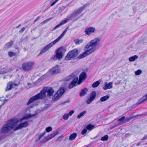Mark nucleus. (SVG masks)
<instances>
[{"label":"nucleus","mask_w":147,"mask_h":147,"mask_svg":"<svg viewBox=\"0 0 147 147\" xmlns=\"http://www.w3.org/2000/svg\"><path fill=\"white\" fill-rule=\"evenodd\" d=\"M61 69L59 67L58 65H56L54 67L50 70L49 74L51 75H54L60 73Z\"/></svg>","instance_id":"obj_11"},{"label":"nucleus","mask_w":147,"mask_h":147,"mask_svg":"<svg viewBox=\"0 0 147 147\" xmlns=\"http://www.w3.org/2000/svg\"><path fill=\"white\" fill-rule=\"evenodd\" d=\"M40 17H37L36 19L34 20V22H36L38 21L40 18Z\"/></svg>","instance_id":"obj_50"},{"label":"nucleus","mask_w":147,"mask_h":147,"mask_svg":"<svg viewBox=\"0 0 147 147\" xmlns=\"http://www.w3.org/2000/svg\"><path fill=\"white\" fill-rule=\"evenodd\" d=\"M125 119V116H124L122 117L121 118H119L117 120L118 121H122Z\"/></svg>","instance_id":"obj_41"},{"label":"nucleus","mask_w":147,"mask_h":147,"mask_svg":"<svg viewBox=\"0 0 147 147\" xmlns=\"http://www.w3.org/2000/svg\"><path fill=\"white\" fill-rule=\"evenodd\" d=\"M66 51V49L63 47L59 48L56 51V55L52 56L51 59L55 60L57 59H61L62 58Z\"/></svg>","instance_id":"obj_7"},{"label":"nucleus","mask_w":147,"mask_h":147,"mask_svg":"<svg viewBox=\"0 0 147 147\" xmlns=\"http://www.w3.org/2000/svg\"><path fill=\"white\" fill-rule=\"evenodd\" d=\"M100 83L99 81H97L93 83L92 84V87L94 88H96L99 86Z\"/></svg>","instance_id":"obj_30"},{"label":"nucleus","mask_w":147,"mask_h":147,"mask_svg":"<svg viewBox=\"0 0 147 147\" xmlns=\"http://www.w3.org/2000/svg\"><path fill=\"white\" fill-rule=\"evenodd\" d=\"M65 91L64 88L61 87L53 96L52 100L54 101L57 100L63 95Z\"/></svg>","instance_id":"obj_10"},{"label":"nucleus","mask_w":147,"mask_h":147,"mask_svg":"<svg viewBox=\"0 0 147 147\" xmlns=\"http://www.w3.org/2000/svg\"><path fill=\"white\" fill-rule=\"evenodd\" d=\"M100 39L99 38H95L88 43L85 46L84 49H88L90 47L91 48L89 50L92 53L96 50L95 47L98 45L100 42Z\"/></svg>","instance_id":"obj_5"},{"label":"nucleus","mask_w":147,"mask_h":147,"mask_svg":"<svg viewBox=\"0 0 147 147\" xmlns=\"http://www.w3.org/2000/svg\"><path fill=\"white\" fill-rule=\"evenodd\" d=\"M13 42L11 41L10 42H9L8 43H7L5 45V47L7 49H9L13 45Z\"/></svg>","instance_id":"obj_31"},{"label":"nucleus","mask_w":147,"mask_h":147,"mask_svg":"<svg viewBox=\"0 0 147 147\" xmlns=\"http://www.w3.org/2000/svg\"><path fill=\"white\" fill-rule=\"evenodd\" d=\"M74 42L76 45H79L80 43L83 42V39L80 40L76 39L74 40Z\"/></svg>","instance_id":"obj_33"},{"label":"nucleus","mask_w":147,"mask_h":147,"mask_svg":"<svg viewBox=\"0 0 147 147\" xmlns=\"http://www.w3.org/2000/svg\"><path fill=\"white\" fill-rule=\"evenodd\" d=\"M6 72H2L1 73V74H4Z\"/></svg>","instance_id":"obj_56"},{"label":"nucleus","mask_w":147,"mask_h":147,"mask_svg":"<svg viewBox=\"0 0 147 147\" xmlns=\"http://www.w3.org/2000/svg\"><path fill=\"white\" fill-rule=\"evenodd\" d=\"M36 114H29L26 116H24L22 119H27L28 118H30L31 117L35 116L37 114V113H36V112L35 111Z\"/></svg>","instance_id":"obj_28"},{"label":"nucleus","mask_w":147,"mask_h":147,"mask_svg":"<svg viewBox=\"0 0 147 147\" xmlns=\"http://www.w3.org/2000/svg\"><path fill=\"white\" fill-rule=\"evenodd\" d=\"M138 58V56L136 55H134L133 56H132L130 57L129 58V61H134L136 59H137Z\"/></svg>","instance_id":"obj_26"},{"label":"nucleus","mask_w":147,"mask_h":147,"mask_svg":"<svg viewBox=\"0 0 147 147\" xmlns=\"http://www.w3.org/2000/svg\"><path fill=\"white\" fill-rule=\"evenodd\" d=\"M8 55L10 57H13L14 56H17V53H16L10 51L9 52Z\"/></svg>","instance_id":"obj_32"},{"label":"nucleus","mask_w":147,"mask_h":147,"mask_svg":"<svg viewBox=\"0 0 147 147\" xmlns=\"http://www.w3.org/2000/svg\"><path fill=\"white\" fill-rule=\"evenodd\" d=\"M45 23H43V22L41 23L40 24H41V25H42V24H45Z\"/></svg>","instance_id":"obj_54"},{"label":"nucleus","mask_w":147,"mask_h":147,"mask_svg":"<svg viewBox=\"0 0 147 147\" xmlns=\"http://www.w3.org/2000/svg\"><path fill=\"white\" fill-rule=\"evenodd\" d=\"M63 118L64 119H67L69 118V115L68 114H65L63 115Z\"/></svg>","instance_id":"obj_38"},{"label":"nucleus","mask_w":147,"mask_h":147,"mask_svg":"<svg viewBox=\"0 0 147 147\" xmlns=\"http://www.w3.org/2000/svg\"><path fill=\"white\" fill-rule=\"evenodd\" d=\"M88 91V89L86 88H84L82 89L80 93V95L81 96H85L86 94Z\"/></svg>","instance_id":"obj_22"},{"label":"nucleus","mask_w":147,"mask_h":147,"mask_svg":"<svg viewBox=\"0 0 147 147\" xmlns=\"http://www.w3.org/2000/svg\"><path fill=\"white\" fill-rule=\"evenodd\" d=\"M46 134V132L45 131L39 137L38 140H40L43 136Z\"/></svg>","instance_id":"obj_42"},{"label":"nucleus","mask_w":147,"mask_h":147,"mask_svg":"<svg viewBox=\"0 0 147 147\" xmlns=\"http://www.w3.org/2000/svg\"><path fill=\"white\" fill-rule=\"evenodd\" d=\"M96 30L95 28L90 27L86 28L84 32L86 35H90L92 33H94Z\"/></svg>","instance_id":"obj_14"},{"label":"nucleus","mask_w":147,"mask_h":147,"mask_svg":"<svg viewBox=\"0 0 147 147\" xmlns=\"http://www.w3.org/2000/svg\"><path fill=\"white\" fill-rule=\"evenodd\" d=\"M13 83L12 82H9L7 84L6 87L7 88L5 90V91H7L11 90L13 86Z\"/></svg>","instance_id":"obj_23"},{"label":"nucleus","mask_w":147,"mask_h":147,"mask_svg":"<svg viewBox=\"0 0 147 147\" xmlns=\"http://www.w3.org/2000/svg\"><path fill=\"white\" fill-rule=\"evenodd\" d=\"M109 98V95H106L102 97L100 100V101L101 102H103L107 100Z\"/></svg>","instance_id":"obj_25"},{"label":"nucleus","mask_w":147,"mask_h":147,"mask_svg":"<svg viewBox=\"0 0 147 147\" xmlns=\"http://www.w3.org/2000/svg\"><path fill=\"white\" fill-rule=\"evenodd\" d=\"M27 84H28V85H30L31 84V83H29H29H27Z\"/></svg>","instance_id":"obj_57"},{"label":"nucleus","mask_w":147,"mask_h":147,"mask_svg":"<svg viewBox=\"0 0 147 147\" xmlns=\"http://www.w3.org/2000/svg\"><path fill=\"white\" fill-rule=\"evenodd\" d=\"M80 18V16L78 17L77 18H76V20H78V19H79V18Z\"/></svg>","instance_id":"obj_55"},{"label":"nucleus","mask_w":147,"mask_h":147,"mask_svg":"<svg viewBox=\"0 0 147 147\" xmlns=\"http://www.w3.org/2000/svg\"><path fill=\"white\" fill-rule=\"evenodd\" d=\"M85 7V6L84 5L75 10L66 18L65 20L67 22L71 20L73 18L76 17L81 13L84 9Z\"/></svg>","instance_id":"obj_6"},{"label":"nucleus","mask_w":147,"mask_h":147,"mask_svg":"<svg viewBox=\"0 0 147 147\" xmlns=\"http://www.w3.org/2000/svg\"><path fill=\"white\" fill-rule=\"evenodd\" d=\"M67 22V21L65 20V19L63 20L59 24L57 25L52 30H56L57 28L59 27L60 26H61V25L64 24L66 23Z\"/></svg>","instance_id":"obj_21"},{"label":"nucleus","mask_w":147,"mask_h":147,"mask_svg":"<svg viewBox=\"0 0 147 147\" xmlns=\"http://www.w3.org/2000/svg\"><path fill=\"white\" fill-rule=\"evenodd\" d=\"M136 116H133V117H131L129 118H126L125 119V122H129V121L131 120L132 119L136 117Z\"/></svg>","instance_id":"obj_35"},{"label":"nucleus","mask_w":147,"mask_h":147,"mask_svg":"<svg viewBox=\"0 0 147 147\" xmlns=\"http://www.w3.org/2000/svg\"><path fill=\"white\" fill-rule=\"evenodd\" d=\"M78 55V50L76 49H74L69 51L65 57V59L68 61L73 59L76 57Z\"/></svg>","instance_id":"obj_8"},{"label":"nucleus","mask_w":147,"mask_h":147,"mask_svg":"<svg viewBox=\"0 0 147 147\" xmlns=\"http://www.w3.org/2000/svg\"><path fill=\"white\" fill-rule=\"evenodd\" d=\"M90 51H90L89 49L88 50L83 53L78 55V58L79 59H81L89 55H90L92 53Z\"/></svg>","instance_id":"obj_16"},{"label":"nucleus","mask_w":147,"mask_h":147,"mask_svg":"<svg viewBox=\"0 0 147 147\" xmlns=\"http://www.w3.org/2000/svg\"><path fill=\"white\" fill-rule=\"evenodd\" d=\"M70 100H66L64 102H63L61 103V104L64 105H65L66 103H69L70 102Z\"/></svg>","instance_id":"obj_45"},{"label":"nucleus","mask_w":147,"mask_h":147,"mask_svg":"<svg viewBox=\"0 0 147 147\" xmlns=\"http://www.w3.org/2000/svg\"><path fill=\"white\" fill-rule=\"evenodd\" d=\"M52 18H48L46 20H45V21H44L43 22V23H45V24L49 22V21H50L51 19H52Z\"/></svg>","instance_id":"obj_43"},{"label":"nucleus","mask_w":147,"mask_h":147,"mask_svg":"<svg viewBox=\"0 0 147 147\" xmlns=\"http://www.w3.org/2000/svg\"><path fill=\"white\" fill-rule=\"evenodd\" d=\"M25 28H24V27L23 28H22L21 29V30H20L19 31V32L20 33L23 32H24V31L25 30Z\"/></svg>","instance_id":"obj_46"},{"label":"nucleus","mask_w":147,"mask_h":147,"mask_svg":"<svg viewBox=\"0 0 147 147\" xmlns=\"http://www.w3.org/2000/svg\"><path fill=\"white\" fill-rule=\"evenodd\" d=\"M147 139V134L144 136V137L142 139V140H145Z\"/></svg>","instance_id":"obj_49"},{"label":"nucleus","mask_w":147,"mask_h":147,"mask_svg":"<svg viewBox=\"0 0 147 147\" xmlns=\"http://www.w3.org/2000/svg\"><path fill=\"white\" fill-rule=\"evenodd\" d=\"M87 129H86V128L83 129V130H82V131L81 132V134L82 135H84L87 132Z\"/></svg>","instance_id":"obj_40"},{"label":"nucleus","mask_w":147,"mask_h":147,"mask_svg":"<svg viewBox=\"0 0 147 147\" xmlns=\"http://www.w3.org/2000/svg\"><path fill=\"white\" fill-rule=\"evenodd\" d=\"M147 100V93L145 96H143L141 99L139 100L137 102V104L139 105L145 101Z\"/></svg>","instance_id":"obj_19"},{"label":"nucleus","mask_w":147,"mask_h":147,"mask_svg":"<svg viewBox=\"0 0 147 147\" xmlns=\"http://www.w3.org/2000/svg\"><path fill=\"white\" fill-rule=\"evenodd\" d=\"M52 130V128L51 127H49L46 128L45 131L47 132H49Z\"/></svg>","instance_id":"obj_39"},{"label":"nucleus","mask_w":147,"mask_h":147,"mask_svg":"<svg viewBox=\"0 0 147 147\" xmlns=\"http://www.w3.org/2000/svg\"><path fill=\"white\" fill-rule=\"evenodd\" d=\"M59 1V0H55V1H54V2L56 3V2H57L58 1Z\"/></svg>","instance_id":"obj_58"},{"label":"nucleus","mask_w":147,"mask_h":147,"mask_svg":"<svg viewBox=\"0 0 147 147\" xmlns=\"http://www.w3.org/2000/svg\"><path fill=\"white\" fill-rule=\"evenodd\" d=\"M13 86H17L18 85V84H15V83H14V84H13Z\"/></svg>","instance_id":"obj_52"},{"label":"nucleus","mask_w":147,"mask_h":147,"mask_svg":"<svg viewBox=\"0 0 147 147\" xmlns=\"http://www.w3.org/2000/svg\"><path fill=\"white\" fill-rule=\"evenodd\" d=\"M18 121L16 119H13L9 120L7 123L5 124L1 129V132L5 133L10 131L17 125Z\"/></svg>","instance_id":"obj_2"},{"label":"nucleus","mask_w":147,"mask_h":147,"mask_svg":"<svg viewBox=\"0 0 147 147\" xmlns=\"http://www.w3.org/2000/svg\"><path fill=\"white\" fill-rule=\"evenodd\" d=\"M2 140V138L1 136L0 135V141H1V140Z\"/></svg>","instance_id":"obj_60"},{"label":"nucleus","mask_w":147,"mask_h":147,"mask_svg":"<svg viewBox=\"0 0 147 147\" xmlns=\"http://www.w3.org/2000/svg\"><path fill=\"white\" fill-rule=\"evenodd\" d=\"M86 111H84L82 112H81L77 116V118L80 119L81 117H82L84 115L86 114Z\"/></svg>","instance_id":"obj_34"},{"label":"nucleus","mask_w":147,"mask_h":147,"mask_svg":"<svg viewBox=\"0 0 147 147\" xmlns=\"http://www.w3.org/2000/svg\"><path fill=\"white\" fill-rule=\"evenodd\" d=\"M96 96V92L95 91L92 92L90 94V97L86 100V103L89 104L95 99Z\"/></svg>","instance_id":"obj_13"},{"label":"nucleus","mask_w":147,"mask_h":147,"mask_svg":"<svg viewBox=\"0 0 147 147\" xmlns=\"http://www.w3.org/2000/svg\"><path fill=\"white\" fill-rule=\"evenodd\" d=\"M1 101V100L0 99V101Z\"/></svg>","instance_id":"obj_64"},{"label":"nucleus","mask_w":147,"mask_h":147,"mask_svg":"<svg viewBox=\"0 0 147 147\" xmlns=\"http://www.w3.org/2000/svg\"><path fill=\"white\" fill-rule=\"evenodd\" d=\"M75 76V75L74 74L72 73L70 75L68 76L65 78V80L66 81H70L71 80L74 78Z\"/></svg>","instance_id":"obj_24"},{"label":"nucleus","mask_w":147,"mask_h":147,"mask_svg":"<svg viewBox=\"0 0 147 147\" xmlns=\"http://www.w3.org/2000/svg\"><path fill=\"white\" fill-rule=\"evenodd\" d=\"M120 125H121V123H119V124H117L115 125L112 126L111 127V129L113 128H115V127H116V126H118Z\"/></svg>","instance_id":"obj_48"},{"label":"nucleus","mask_w":147,"mask_h":147,"mask_svg":"<svg viewBox=\"0 0 147 147\" xmlns=\"http://www.w3.org/2000/svg\"><path fill=\"white\" fill-rule=\"evenodd\" d=\"M78 77H76L74 78L70 83L68 87L69 88L71 89L74 86H75L76 84L78 81Z\"/></svg>","instance_id":"obj_17"},{"label":"nucleus","mask_w":147,"mask_h":147,"mask_svg":"<svg viewBox=\"0 0 147 147\" xmlns=\"http://www.w3.org/2000/svg\"><path fill=\"white\" fill-rule=\"evenodd\" d=\"M80 83H79V82H78V84H80Z\"/></svg>","instance_id":"obj_61"},{"label":"nucleus","mask_w":147,"mask_h":147,"mask_svg":"<svg viewBox=\"0 0 147 147\" xmlns=\"http://www.w3.org/2000/svg\"><path fill=\"white\" fill-rule=\"evenodd\" d=\"M34 64V63L33 62L28 61L24 62L22 65L23 70L25 71L31 70Z\"/></svg>","instance_id":"obj_9"},{"label":"nucleus","mask_w":147,"mask_h":147,"mask_svg":"<svg viewBox=\"0 0 147 147\" xmlns=\"http://www.w3.org/2000/svg\"><path fill=\"white\" fill-rule=\"evenodd\" d=\"M7 78L6 77V76H4V77H3V78L4 79H5V78Z\"/></svg>","instance_id":"obj_59"},{"label":"nucleus","mask_w":147,"mask_h":147,"mask_svg":"<svg viewBox=\"0 0 147 147\" xmlns=\"http://www.w3.org/2000/svg\"><path fill=\"white\" fill-rule=\"evenodd\" d=\"M113 83L112 82H109L108 83L106 82L105 84V86L103 87V89L104 90L111 88L113 87Z\"/></svg>","instance_id":"obj_18"},{"label":"nucleus","mask_w":147,"mask_h":147,"mask_svg":"<svg viewBox=\"0 0 147 147\" xmlns=\"http://www.w3.org/2000/svg\"><path fill=\"white\" fill-rule=\"evenodd\" d=\"M74 111L71 110L69 112V113L68 114L69 115L71 116L74 113Z\"/></svg>","instance_id":"obj_44"},{"label":"nucleus","mask_w":147,"mask_h":147,"mask_svg":"<svg viewBox=\"0 0 147 147\" xmlns=\"http://www.w3.org/2000/svg\"><path fill=\"white\" fill-rule=\"evenodd\" d=\"M142 116V115L140 114V115H136L135 116H137L136 117H137L138 116Z\"/></svg>","instance_id":"obj_53"},{"label":"nucleus","mask_w":147,"mask_h":147,"mask_svg":"<svg viewBox=\"0 0 147 147\" xmlns=\"http://www.w3.org/2000/svg\"><path fill=\"white\" fill-rule=\"evenodd\" d=\"M100 39L99 38H95L88 43L85 46L84 49H88L90 47L91 48L89 50L92 53L96 50L95 47L98 45L100 42Z\"/></svg>","instance_id":"obj_4"},{"label":"nucleus","mask_w":147,"mask_h":147,"mask_svg":"<svg viewBox=\"0 0 147 147\" xmlns=\"http://www.w3.org/2000/svg\"><path fill=\"white\" fill-rule=\"evenodd\" d=\"M61 138V137H59V138H58V140L60 138Z\"/></svg>","instance_id":"obj_63"},{"label":"nucleus","mask_w":147,"mask_h":147,"mask_svg":"<svg viewBox=\"0 0 147 147\" xmlns=\"http://www.w3.org/2000/svg\"><path fill=\"white\" fill-rule=\"evenodd\" d=\"M77 134L75 133H74L71 134L69 136V139L70 140H72L76 138L77 136Z\"/></svg>","instance_id":"obj_27"},{"label":"nucleus","mask_w":147,"mask_h":147,"mask_svg":"<svg viewBox=\"0 0 147 147\" xmlns=\"http://www.w3.org/2000/svg\"><path fill=\"white\" fill-rule=\"evenodd\" d=\"M59 131L58 130H56L53 133L49 135V136L45 138L42 140H41L40 142L41 143H44L45 142H47L49 140L54 138L56 135L59 134Z\"/></svg>","instance_id":"obj_12"},{"label":"nucleus","mask_w":147,"mask_h":147,"mask_svg":"<svg viewBox=\"0 0 147 147\" xmlns=\"http://www.w3.org/2000/svg\"><path fill=\"white\" fill-rule=\"evenodd\" d=\"M94 128V126L91 124H88L86 127V128L88 130L91 131Z\"/></svg>","instance_id":"obj_29"},{"label":"nucleus","mask_w":147,"mask_h":147,"mask_svg":"<svg viewBox=\"0 0 147 147\" xmlns=\"http://www.w3.org/2000/svg\"><path fill=\"white\" fill-rule=\"evenodd\" d=\"M108 138V135H105L103 137L101 138V140L102 141H107Z\"/></svg>","instance_id":"obj_36"},{"label":"nucleus","mask_w":147,"mask_h":147,"mask_svg":"<svg viewBox=\"0 0 147 147\" xmlns=\"http://www.w3.org/2000/svg\"><path fill=\"white\" fill-rule=\"evenodd\" d=\"M136 75H138L141 74L142 73V71L140 69H138L135 72Z\"/></svg>","instance_id":"obj_37"},{"label":"nucleus","mask_w":147,"mask_h":147,"mask_svg":"<svg viewBox=\"0 0 147 147\" xmlns=\"http://www.w3.org/2000/svg\"><path fill=\"white\" fill-rule=\"evenodd\" d=\"M69 30L68 27H67L64 31L62 34L56 39L53 42L50 43L47 45L45 46L44 48L41 51L40 53L38 55V56L42 54L45 53L46 51L49 49L56 42H58L60 39H61L65 35L68 30Z\"/></svg>","instance_id":"obj_3"},{"label":"nucleus","mask_w":147,"mask_h":147,"mask_svg":"<svg viewBox=\"0 0 147 147\" xmlns=\"http://www.w3.org/2000/svg\"><path fill=\"white\" fill-rule=\"evenodd\" d=\"M28 125V124L27 122L22 123L18 125L14 129V131H16L18 129L26 127Z\"/></svg>","instance_id":"obj_15"},{"label":"nucleus","mask_w":147,"mask_h":147,"mask_svg":"<svg viewBox=\"0 0 147 147\" xmlns=\"http://www.w3.org/2000/svg\"><path fill=\"white\" fill-rule=\"evenodd\" d=\"M7 101V100L5 99L4 100V102L1 104L0 105V107H1L2 105H3Z\"/></svg>","instance_id":"obj_47"},{"label":"nucleus","mask_w":147,"mask_h":147,"mask_svg":"<svg viewBox=\"0 0 147 147\" xmlns=\"http://www.w3.org/2000/svg\"><path fill=\"white\" fill-rule=\"evenodd\" d=\"M54 92V90L52 88L45 87L40 93L31 98L27 104L29 105L36 100L42 99L46 97V93L47 92V95L49 96H52Z\"/></svg>","instance_id":"obj_1"},{"label":"nucleus","mask_w":147,"mask_h":147,"mask_svg":"<svg viewBox=\"0 0 147 147\" xmlns=\"http://www.w3.org/2000/svg\"><path fill=\"white\" fill-rule=\"evenodd\" d=\"M86 78V74L85 72H82L80 75L79 79L80 80H84Z\"/></svg>","instance_id":"obj_20"},{"label":"nucleus","mask_w":147,"mask_h":147,"mask_svg":"<svg viewBox=\"0 0 147 147\" xmlns=\"http://www.w3.org/2000/svg\"><path fill=\"white\" fill-rule=\"evenodd\" d=\"M55 3L54 1L53 2L51 5V6H53V5H54L55 4Z\"/></svg>","instance_id":"obj_51"},{"label":"nucleus","mask_w":147,"mask_h":147,"mask_svg":"<svg viewBox=\"0 0 147 147\" xmlns=\"http://www.w3.org/2000/svg\"><path fill=\"white\" fill-rule=\"evenodd\" d=\"M20 25H19V26H18L17 27V28L18 27H19L20 26Z\"/></svg>","instance_id":"obj_62"}]
</instances>
